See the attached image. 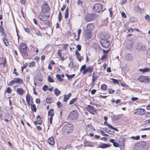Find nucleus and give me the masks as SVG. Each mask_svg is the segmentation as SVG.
<instances>
[{"mask_svg": "<svg viewBox=\"0 0 150 150\" xmlns=\"http://www.w3.org/2000/svg\"><path fill=\"white\" fill-rule=\"evenodd\" d=\"M42 11L43 13H47L50 10V7L47 4H44L41 7Z\"/></svg>", "mask_w": 150, "mask_h": 150, "instance_id": "13", "label": "nucleus"}, {"mask_svg": "<svg viewBox=\"0 0 150 150\" xmlns=\"http://www.w3.org/2000/svg\"><path fill=\"white\" fill-rule=\"evenodd\" d=\"M16 91L20 95H23L25 93L24 90L21 88H17Z\"/></svg>", "mask_w": 150, "mask_h": 150, "instance_id": "16", "label": "nucleus"}, {"mask_svg": "<svg viewBox=\"0 0 150 150\" xmlns=\"http://www.w3.org/2000/svg\"><path fill=\"white\" fill-rule=\"evenodd\" d=\"M48 86L46 85H45L43 87L42 90L45 91H46L48 89Z\"/></svg>", "mask_w": 150, "mask_h": 150, "instance_id": "42", "label": "nucleus"}, {"mask_svg": "<svg viewBox=\"0 0 150 150\" xmlns=\"http://www.w3.org/2000/svg\"><path fill=\"white\" fill-rule=\"evenodd\" d=\"M112 79L113 80V82L114 83H118V80H117L115 79Z\"/></svg>", "mask_w": 150, "mask_h": 150, "instance_id": "59", "label": "nucleus"}, {"mask_svg": "<svg viewBox=\"0 0 150 150\" xmlns=\"http://www.w3.org/2000/svg\"><path fill=\"white\" fill-rule=\"evenodd\" d=\"M46 101L47 103H51L52 102V98L49 97H47L46 99Z\"/></svg>", "mask_w": 150, "mask_h": 150, "instance_id": "32", "label": "nucleus"}, {"mask_svg": "<svg viewBox=\"0 0 150 150\" xmlns=\"http://www.w3.org/2000/svg\"><path fill=\"white\" fill-rule=\"evenodd\" d=\"M109 11L110 12V16L111 17L112 16V8H109Z\"/></svg>", "mask_w": 150, "mask_h": 150, "instance_id": "55", "label": "nucleus"}, {"mask_svg": "<svg viewBox=\"0 0 150 150\" xmlns=\"http://www.w3.org/2000/svg\"><path fill=\"white\" fill-rule=\"evenodd\" d=\"M86 66L85 64H84V65L82 66L80 69V71H82V70L84 71L86 69Z\"/></svg>", "mask_w": 150, "mask_h": 150, "instance_id": "40", "label": "nucleus"}, {"mask_svg": "<svg viewBox=\"0 0 150 150\" xmlns=\"http://www.w3.org/2000/svg\"><path fill=\"white\" fill-rule=\"evenodd\" d=\"M56 77L58 80L60 81H63V79L61 78L59 74H57L56 75Z\"/></svg>", "mask_w": 150, "mask_h": 150, "instance_id": "31", "label": "nucleus"}, {"mask_svg": "<svg viewBox=\"0 0 150 150\" xmlns=\"http://www.w3.org/2000/svg\"><path fill=\"white\" fill-rule=\"evenodd\" d=\"M47 141L48 143L52 145H54L55 143L54 141L53 137L49 138L48 140Z\"/></svg>", "mask_w": 150, "mask_h": 150, "instance_id": "19", "label": "nucleus"}, {"mask_svg": "<svg viewBox=\"0 0 150 150\" xmlns=\"http://www.w3.org/2000/svg\"><path fill=\"white\" fill-rule=\"evenodd\" d=\"M147 56L150 58V48L147 50Z\"/></svg>", "mask_w": 150, "mask_h": 150, "instance_id": "56", "label": "nucleus"}, {"mask_svg": "<svg viewBox=\"0 0 150 150\" xmlns=\"http://www.w3.org/2000/svg\"><path fill=\"white\" fill-rule=\"evenodd\" d=\"M110 146L107 144H103L100 146H98V148H101L103 149L106 148Z\"/></svg>", "mask_w": 150, "mask_h": 150, "instance_id": "23", "label": "nucleus"}, {"mask_svg": "<svg viewBox=\"0 0 150 150\" xmlns=\"http://www.w3.org/2000/svg\"><path fill=\"white\" fill-rule=\"evenodd\" d=\"M78 116V112L74 110L72 111L69 114V119L71 120H74L76 119Z\"/></svg>", "mask_w": 150, "mask_h": 150, "instance_id": "5", "label": "nucleus"}, {"mask_svg": "<svg viewBox=\"0 0 150 150\" xmlns=\"http://www.w3.org/2000/svg\"><path fill=\"white\" fill-rule=\"evenodd\" d=\"M76 54L77 57L80 56V53L77 51L76 52Z\"/></svg>", "mask_w": 150, "mask_h": 150, "instance_id": "64", "label": "nucleus"}, {"mask_svg": "<svg viewBox=\"0 0 150 150\" xmlns=\"http://www.w3.org/2000/svg\"><path fill=\"white\" fill-rule=\"evenodd\" d=\"M77 100V98H73L69 102V104L70 105H71L73 104Z\"/></svg>", "mask_w": 150, "mask_h": 150, "instance_id": "36", "label": "nucleus"}, {"mask_svg": "<svg viewBox=\"0 0 150 150\" xmlns=\"http://www.w3.org/2000/svg\"><path fill=\"white\" fill-rule=\"evenodd\" d=\"M146 49L145 46L142 44H139L137 46V49L138 51L144 50Z\"/></svg>", "mask_w": 150, "mask_h": 150, "instance_id": "15", "label": "nucleus"}, {"mask_svg": "<svg viewBox=\"0 0 150 150\" xmlns=\"http://www.w3.org/2000/svg\"><path fill=\"white\" fill-rule=\"evenodd\" d=\"M48 114L50 116H53L54 115V110L53 109H50L48 112Z\"/></svg>", "mask_w": 150, "mask_h": 150, "instance_id": "27", "label": "nucleus"}, {"mask_svg": "<svg viewBox=\"0 0 150 150\" xmlns=\"http://www.w3.org/2000/svg\"><path fill=\"white\" fill-rule=\"evenodd\" d=\"M139 71L142 72H150V69L148 68H145L144 69H140Z\"/></svg>", "mask_w": 150, "mask_h": 150, "instance_id": "25", "label": "nucleus"}, {"mask_svg": "<svg viewBox=\"0 0 150 150\" xmlns=\"http://www.w3.org/2000/svg\"><path fill=\"white\" fill-rule=\"evenodd\" d=\"M29 64L30 65H29V66L30 67H34L35 65V63L34 62H30Z\"/></svg>", "mask_w": 150, "mask_h": 150, "instance_id": "41", "label": "nucleus"}, {"mask_svg": "<svg viewBox=\"0 0 150 150\" xmlns=\"http://www.w3.org/2000/svg\"><path fill=\"white\" fill-rule=\"evenodd\" d=\"M77 48L79 51H80L81 50V46L79 45H78L77 46Z\"/></svg>", "mask_w": 150, "mask_h": 150, "instance_id": "60", "label": "nucleus"}, {"mask_svg": "<svg viewBox=\"0 0 150 150\" xmlns=\"http://www.w3.org/2000/svg\"><path fill=\"white\" fill-rule=\"evenodd\" d=\"M107 86L105 84H103L101 86V89L103 91H105L106 90Z\"/></svg>", "mask_w": 150, "mask_h": 150, "instance_id": "35", "label": "nucleus"}, {"mask_svg": "<svg viewBox=\"0 0 150 150\" xmlns=\"http://www.w3.org/2000/svg\"><path fill=\"white\" fill-rule=\"evenodd\" d=\"M37 122L38 124L41 125L42 123V122L40 116H38L37 117Z\"/></svg>", "mask_w": 150, "mask_h": 150, "instance_id": "28", "label": "nucleus"}, {"mask_svg": "<svg viewBox=\"0 0 150 150\" xmlns=\"http://www.w3.org/2000/svg\"><path fill=\"white\" fill-rule=\"evenodd\" d=\"M20 2L22 4H24L25 3V0H20Z\"/></svg>", "mask_w": 150, "mask_h": 150, "instance_id": "61", "label": "nucleus"}, {"mask_svg": "<svg viewBox=\"0 0 150 150\" xmlns=\"http://www.w3.org/2000/svg\"><path fill=\"white\" fill-rule=\"evenodd\" d=\"M68 45V44H66V45H63V47H62V48L65 50H66L67 49V47Z\"/></svg>", "mask_w": 150, "mask_h": 150, "instance_id": "57", "label": "nucleus"}, {"mask_svg": "<svg viewBox=\"0 0 150 150\" xmlns=\"http://www.w3.org/2000/svg\"><path fill=\"white\" fill-rule=\"evenodd\" d=\"M71 95V93H69L68 95H65L64 96V98L63 100L64 102L67 101L69 99Z\"/></svg>", "mask_w": 150, "mask_h": 150, "instance_id": "22", "label": "nucleus"}, {"mask_svg": "<svg viewBox=\"0 0 150 150\" xmlns=\"http://www.w3.org/2000/svg\"><path fill=\"white\" fill-rule=\"evenodd\" d=\"M6 59L4 58H0V64L4 65L6 62Z\"/></svg>", "mask_w": 150, "mask_h": 150, "instance_id": "26", "label": "nucleus"}, {"mask_svg": "<svg viewBox=\"0 0 150 150\" xmlns=\"http://www.w3.org/2000/svg\"><path fill=\"white\" fill-rule=\"evenodd\" d=\"M146 144V142L144 141H141L135 144L134 147V150H139Z\"/></svg>", "mask_w": 150, "mask_h": 150, "instance_id": "4", "label": "nucleus"}, {"mask_svg": "<svg viewBox=\"0 0 150 150\" xmlns=\"http://www.w3.org/2000/svg\"><path fill=\"white\" fill-rule=\"evenodd\" d=\"M94 18V15L91 13L87 14L85 17V20L88 22L91 21L93 20Z\"/></svg>", "mask_w": 150, "mask_h": 150, "instance_id": "9", "label": "nucleus"}, {"mask_svg": "<svg viewBox=\"0 0 150 150\" xmlns=\"http://www.w3.org/2000/svg\"><path fill=\"white\" fill-rule=\"evenodd\" d=\"M93 70V67L91 66H89L86 68V69L84 71H83L82 72V73L83 74H85L87 72L90 73H91Z\"/></svg>", "mask_w": 150, "mask_h": 150, "instance_id": "14", "label": "nucleus"}, {"mask_svg": "<svg viewBox=\"0 0 150 150\" xmlns=\"http://www.w3.org/2000/svg\"><path fill=\"white\" fill-rule=\"evenodd\" d=\"M69 13L68 12L65 11L64 17L65 18H67L68 17Z\"/></svg>", "mask_w": 150, "mask_h": 150, "instance_id": "49", "label": "nucleus"}, {"mask_svg": "<svg viewBox=\"0 0 150 150\" xmlns=\"http://www.w3.org/2000/svg\"><path fill=\"white\" fill-rule=\"evenodd\" d=\"M125 47L127 49H130L133 45V42L131 40L127 41L124 44Z\"/></svg>", "mask_w": 150, "mask_h": 150, "instance_id": "12", "label": "nucleus"}, {"mask_svg": "<svg viewBox=\"0 0 150 150\" xmlns=\"http://www.w3.org/2000/svg\"><path fill=\"white\" fill-rule=\"evenodd\" d=\"M73 125L71 124L68 123L64 125L62 128V131L63 134L67 135L72 131Z\"/></svg>", "mask_w": 150, "mask_h": 150, "instance_id": "1", "label": "nucleus"}, {"mask_svg": "<svg viewBox=\"0 0 150 150\" xmlns=\"http://www.w3.org/2000/svg\"><path fill=\"white\" fill-rule=\"evenodd\" d=\"M125 58L129 60L132 58V56L131 54H127L126 55Z\"/></svg>", "mask_w": 150, "mask_h": 150, "instance_id": "37", "label": "nucleus"}, {"mask_svg": "<svg viewBox=\"0 0 150 150\" xmlns=\"http://www.w3.org/2000/svg\"><path fill=\"white\" fill-rule=\"evenodd\" d=\"M100 43L102 47L105 48H108L109 45V41L106 40H104L103 39H101L100 41Z\"/></svg>", "mask_w": 150, "mask_h": 150, "instance_id": "10", "label": "nucleus"}, {"mask_svg": "<svg viewBox=\"0 0 150 150\" xmlns=\"http://www.w3.org/2000/svg\"><path fill=\"white\" fill-rule=\"evenodd\" d=\"M93 25L91 23L88 24L87 25V29L88 33L86 34V37L87 39L91 38L92 37L91 32L93 28Z\"/></svg>", "mask_w": 150, "mask_h": 150, "instance_id": "2", "label": "nucleus"}, {"mask_svg": "<svg viewBox=\"0 0 150 150\" xmlns=\"http://www.w3.org/2000/svg\"><path fill=\"white\" fill-rule=\"evenodd\" d=\"M139 80L141 82L148 83L150 81V78L149 76H141L139 77Z\"/></svg>", "mask_w": 150, "mask_h": 150, "instance_id": "6", "label": "nucleus"}, {"mask_svg": "<svg viewBox=\"0 0 150 150\" xmlns=\"http://www.w3.org/2000/svg\"><path fill=\"white\" fill-rule=\"evenodd\" d=\"M3 41L4 42L5 45L6 46H8V45H9V44L8 43V42L7 41V39L5 38H4L3 39Z\"/></svg>", "mask_w": 150, "mask_h": 150, "instance_id": "33", "label": "nucleus"}, {"mask_svg": "<svg viewBox=\"0 0 150 150\" xmlns=\"http://www.w3.org/2000/svg\"><path fill=\"white\" fill-rule=\"evenodd\" d=\"M49 17V16L45 15L44 13L40 14L38 16L39 19L41 21H45L47 20Z\"/></svg>", "mask_w": 150, "mask_h": 150, "instance_id": "8", "label": "nucleus"}, {"mask_svg": "<svg viewBox=\"0 0 150 150\" xmlns=\"http://www.w3.org/2000/svg\"><path fill=\"white\" fill-rule=\"evenodd\" d=\"M84 144L85 146H94V144L91 142H90L88 141H86L84 143Z\"/></svg>", "mask_w": 150, "mask_h": 150, "instance_id": "20", "label": "nucleus"}, {"mask_svg": "<svg viewBox=\"0 0 150 150\" xmlns=\"http://www.w3.org/2000/svg\"><path fill=\"white\" fill-rule=\"evenodd\" d=\"M108 91H109V93H113L114 92V90H112L111 89H108Z\"/></svg>", "mask_w": 150, "mask_h": 150, "instance_id": "51", "label": "nucleus"}, {"mask_svg": "<svg viewBox=\"0 0 150 150\" xmlns=\"http://www.w3.org/2000/svg\"><path fill=\"white\" fill-rule=\"evenodd\" d=\"M74 65V62H70L69 65V67L71 68H72L73 67Z\"/></svg>", "mask_w": 150, "mask_h": 150, "instance_id": "39", "label": "nucleus"}, {"mask_svg": "<svg viewBox=\"0 0 150 150\" xmlns=\"http://www.w3.org/2000/svg\"><path fill=\"white\" fill-rule=\"evenodd\" d=\"M57 104L59 108H61L62 106V105L60 101L57 102Z\"/></svg>", "mask_w": 150, "mask_h": 150, "instance_id": "45", "label": "nucleus"}, {"mask_svg": "<svg viewBox=\"0 0 150 150\" xmlns=\"http://www.w3.org/2000/svg\"><path fill=\"white\" fill-rule=\"evenodd\" d=\"M121 116H120V115H115L114 116V117L115 119L118 120L119 119H120L121 118Z\"/></svg>", "mask_w": 150, "mask_h": 150, "instance_id": "52", "label": "nucleus"}, {"mask_svg": "<svg viewBox=\"0 0 150 150\" xmlns=\"http://www.w3.org/2000/svg\"><path fill=\"white\" fill-rule=\"evenodd\" d=\"M35 33L38 36L40 37L42 36V34L39 30H36Z\"/></svg>", "mask_w": 150, "mask_h": 150, "instance_id": "29", "label": "nucleus"}, {"mask_svg": "<svg viewBox=\"0 0 150 150\" xmlns=\"http://www.w3.org/2000/svg\"><path fill=\"white\" fill-rule=\"evenodd\" d=\"M87 110L91 113L94 114L96 112V109L94 107L90 105H88L87 108Z\"/></svg>", "mask_w": 150, "mask_h": 150, "instance_id": "11", "label": "nucleus"}, {"mask_svg": "<svg viewBox=\"0 0 150 150\" xmlns=\"http://www.w3.org/2000/svg\"><path fill=\"white\" fill-rule=\"evenodd\" d=\"M20 49L22 55L23 54L25 56L28 55L27 52V46L25 44L23 43H21L20 44Z\"/></svg>", "mask_w": 150, "mask_h": 150, "instance_id": "3", "label": "nucleus"}, {"mask_svg": "<svg viewBox=\"0 0 150 150\" xmlns=\"http://www.w3.org/2000/svg\"><path fill=\"white\" fill-rule=\"evenodd\" d=\"M6 92L8 93H10L11 92V89L10 87H8L6 89Z\"/></svg>", "mask_w": 150, "mask_h": 150, "instance_id": "50", "label": "nucleus"}, {"mask_svg": "<svg viewBox=\"0 0 150 150\" xmlns=\"http://www.w3.org/2000/svg\"><path fill=\"white\" fill-rule=\"evenodd\" d=\"M81 29H79L78 31V36L79 37L80 36V34L81 32Z\"/></svg>", "mask_w": 150, "mask_h": 150, "instance_id": "62", "label": "nucleus"}, {"mask_svg": "<svg viewBox=\"0 0 150 150\" xmlns=\"http://www.w3.org/2000/svg\"><path fill=\"white\" fill-rule=\"evenodd\" d=\"M121 15H122V17L124 18H126V16L125 15V13L124 12H122L121 13Z\"/></svg>", "mask_w": 150, "mask_h": 150, "instance_id": "58", "label": "nucleus"}, {"mask_svg": "<svg viewBox=\"0 0 150 150\" xmlns=\"http://www.w3.org/2000/svg\"><path fill=\"white\" fill-rule=\"evenodd\" d=\"M131 138L133 140H137L139 139L140 137L139 135L137 136L136 137L132 136L131 137Z\"/></svg>", "mask_w": 150, "mask_h": 150, "instance_id": "34", "label": "nucleus"}, {"mask_svg": "<svg viewBox=\"0 0 150 150\" xmlns=\"http://www.w3.org/2000/svg\"><path fill=\"white\" fill-rule=\"evenodd\" d=\"M137 111L138 114L140 115H142L145 113V110L143 109H138Z\"/></svg>", "mask_w": 150, "mask_h": 150, "instance_id": "18", "label": "nucleus"}, {"mask_svg": "<svg viewBox=\"0 0 150 150\" xmlns=\"http://www.w3.org/2000/svg\"><path fill=\"white\" fill-rule=\"evenodd\" d=\"M113 145L114 146L116 147H118L119 146V144L115 142L113 144Z\"/></svg>", "mask_w": 150, "mask_h": 150, "instance_id": "47", "label": "nucleus"}, {"mask_svg": "<svg viewBox=\"0 0 150 150\" xmlns=\"http://www.w3.org/2000/svg\"><path fill=\"white\" fill-rule=\"evenodd\" d=\"M62 13L60 11L59 12V20L60 21L61 20Z\"/></svg>", "mask_w": 150, "mask_h": 150, "instance_id": "48", "label": "nucleus"}, {"mask_svg": "<svg viewBox=\"0 0 150 150\" xmlns=\"http://www.w3.org/2000/svg\"><path fill=\"white\" fill-rule=\"evenodd\" d=\"M58 54L60 57V58L62 57V53L61 51V50H59L58 52Z\"/></svg>", "mask_w": 150, "mask_h": 150, "instance_id": "53", "label": "nucleus"}, {"mask_svg": "<svg viewBox=\"0 0 150 150\" xmlns=\"http://www.w3.org/2000/svg\"><path fill=\"white\" fill-rule=\"evenodd\" d=\"M15 83H16L15 81V80L14 79V80H11V81L9 82V85L13 86Z\"/></svg>", "mask_w": 150, "mask_h": 150, "instance_id": "43", "label": "nucleus"}, {"mask_svg": "<svg viewBox=\"0 0 150 150\" xmlns=\"http://www.w3.org/2000/svg\"><path fill=\"white\" fill-rule=\"evenodd\" d=\"M96 92V90L95 89H93L91 90V93L92 94H94Z\"/></svg>", "mask_w": 150, "mask_h": 150, "instance_id": "63", "label": "nucleus"}, {"mask_svg": "<svg viewBox=\"0 0 150 150\" xmlns=\"http://www.w3.org/2000/svg\"><path fill=\"white\" fill-rule=\"evenodd\" d=\"M77 59L78 60V61L80 62H81L82 60L83 59V57L82 56H81L78 57H77Z\"/></svg>", "mask_w": 150, "mask_h": 150, "instance_id": "44", "label": "nucleus"}, {"mask_svg": "<svg viewBox=\"0 0 150 150\" xmlns=\"http://www.w3.org/2000/svg\"><path fill=\"white\" fill-rule=\"evenodd\" d=\"M103 6L100 3H97L94 4L93 6L94 11L96 13L100 12L102 9Z\"/></svg>", "mask_w": 150, "mask_h": 150, "instance_id": "7", "label": "nucleus"}, {"mask_svg": "<svg viewBox=\"0 0 150 150\" xmlns=\"http://www.w3.org/2000/svg\"><path fill=\"white\" fill-rule=\"evenodd\" d=\"M47 79L48 81L52 83L54 82L53 79L50 76H48Z\"/></svg>", "mask_w": 150, "mask_h": 150, "instance_id": "38", "label": "nucleus"}, {"mask_svg": "<svg viewBox=\"0 0 150 150\" xmlns=\"http://www.w3.org/2000/svg\"><path fill=\"white\" fill-rule=\"evenodd\" d=\"M15 83H22L23 82V80L21 79L17 78L14 79Z\"/></svg>", "mask_w": 150, "mask_h": 150, "instance_id": "21", "label": "nucleus"}, {"mask_svg": "<svg viewBox=\"0 0 150 150\" xmlns=\"http://www.w3.org/2000/svg\"><path fill=\"white\" fill-rule=\"evenodd\" d=\"M26 100L28 107L30 106V100H32V98L29 94H27L26 96Z\"/></svg>", "mask_w": 150, "mask_h": 150, "instance_id": "17", "label": "nucleus"}, {"mask_svg": "<svg viewBox=\"0 0 150 150\" xmlns=\"http://www.w3.org/2000/svg\"><path fill=\"white\" fill-rule=\"evenodd\" d=\"M54 93L57 96H58L60 94L61 92L57 88H56L54 90Z\"/></svg>", "mask_w": 150, "mask_h": 150, "instance_id": "24", "label": "nucleus"}, {"mask_svg": "<svg viewBox=\"0 0 150 150\" xmlns=\"http://www.w3.org/2000/svg\"><path fill=\"white\" fill-rule=\"evenodd\" d=\"M135 30V29H133L131 28H127V31L129 33H132L133 31Z\"/></svg>", "mask_w": 150, "mask_h": 150, "instance_id": "46", "label": "nucleus"}, {"mask_svg": "<svg viewBox=\"0 0 150 150\" xmlns=\"http://www.w3.org/2000/svg\"><path fill=\"white\" fill-rule=\"evenodd\" d=\"M145 18H146V19H147V20L149 22H150V16L149 15H146L145 16Z\"/></svg>", "mask_w": 150, "mask_h": 150, "instance_id": "54", "label": "nucleus"}, {"mask_svg": "<svg viewBox=\"0 0 150 150\" xmlns=\"http://www.w3.org/2000/svg\"><path fill=\"white\" fill-rule=\"evenodd\" d=\"M31 109L32 111L36 112V108L35 104H31Z\"/></svg>", "mask_w": 150, "mask_h": 150, "instance_id": "30", "label": "nucleus"}]
</instances>
